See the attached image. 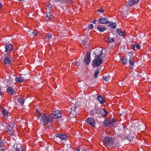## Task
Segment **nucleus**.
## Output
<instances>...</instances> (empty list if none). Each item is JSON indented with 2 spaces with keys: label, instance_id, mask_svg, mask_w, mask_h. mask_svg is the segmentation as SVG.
<instances>
[{
  "label": "nucleus",
  "instance_id": "f257e3e1",
  "mask_svg": "<svg viewBox=\"0 0 151 151\" xmlns=\"http://www.w3.org/2000/svg\"><path fill=\"white\" fill-rule=\"evenodd\" d=\"M53 119V116H52L51 114H43L41 116L40 121L44 124H47L49 122L52 121Z\"/></svg>",
  "mask_w": 151,
  "mask_h": 151
},
{
  "label": "nucleus",
  "instance_id": "f03ea898",
  "mask_svg": "<svg viewBox=\"0 0 151 151\" xmlns=\"http://www.w3.org/2000/svg\"><path fill=\"white\" fill-rule=\"evenodd\" d=\"M103 143L106 147L111 146L114 143V139L110 137H106L103 140Z\"/></svg>",
  "mask_w": 151,
  "mask_h": 151
},
{
  "label": "nucleus",
  "instance_id": "7ed1b4c3",
  "mask_svg": "<svg viewBox=\"0 0 151 151\" xmlns=\"http://www.w3.org/2000/svg\"><path fill=\"white\" fill-rule=\"evenodd\" d=\"M103 60L100 58H97L94 59L92 61V66L93 67L100 66L102 63Z\"/></svg>",
  "mask_w": 151,
  "mask_h": 151
},
{
  "label": "nucleus",
  "instance_id": "20e7f679",
  "mask_svg": "<svg viewBox=\"0 0 151 151\" xmlns=\"http://www.w3.org/2000/svg\"><path fill=\"white\" fill-rule=\"evenodd\" d=\"M85 122L92 127H95V121L93 118L88 117L86 120Z\"/></svg>",
  "mask_w": 151,
  "mask_h": 151
},
{
  "label": "nucleus",
  "instance_id": "39448f33",
  "mask_svg": "<svg viewBox=\"0 0 151 151\" xmlns=\"http://www.w3.org/2000/svg\"><path fill=\"white\" fill-rule=\"evenodd\" d=\"M6 131L10 135H14L15 134V132L14 129L11 127V124L8 125L6 128Z\"/></svg>",
  "mask_w": 151,
  "mask_h": 151
},
{
  "label": "nucleus",
  "instance_id": "423d86ee",
  "mask_svg": "<svg viewBox=\"0 0 151 151\" xmlns=\"http://www.w3.org/2000/svg\"><path fill=\"white\" fill-rule=\"evenodd\" d=\"M91 61L90 53L88 52H86L84 59V63L87 65H88Z\"/></svg>",
  "mask_w": 151,
  "mask_h": 151
},
{
  "label": "nucleus",
  "instance_id": "0eeeda50",
  "mask_svg": "<svg viewBox=\"0 0 151 151\" xmlns=\"http://www.w3.org/2000/svg\"><path fill=\"white\" fill-rule=\"evenodd\" d=\"M52 116H53V119L58 118L61 116V114L59 110H57L56 111H53Z\"/></svg>",
  "mask_w": 151,
  "mask_h": 151
},
{
  "label": "nucleus",
  "instance_id": "6e6552de",
  "mask_svg": "<svg viewBox=\"0 0 151 151\" xmlns=\"http://www.w3.org/2000/svg\"><path fill=\"white\" fill-rule=\"evenodd\" d=\"M103 48H99L96 50L94 52L96 57L99 58L102 54Z\"/></svg>",
  "mask_w": 151,
  "mask_h": 151
},
{
  "label": "nucleus",
  "instance_id": "1a4fd4ad",
  "mask_svg": "<svg viewBox=\"0 0 151 151\" xmlns=\"http://www.w3.org/2000/svg\"><path fill=\"white\" fill-rule=\"evenodd\" d=\"M13 49V47L11 44H8L5 46V52H10Z\"/></svg>",
  "mask_w": 151,
  "mask_h": 151
},
{
  "label": "nucleus",
  "instance_id": "9d476101",
  "mask_svg": "<svg viewBox=\"0 0 151 151\" xmlns=\"http://www.w3.org/2000/svg\"><path fill=\"white\" fill-rule=\"evenodd\" d=\"M6 92L9 94L13 95L15 94L14 88L11 86H8L7 88Z\"/></svg>",
  "mask_w": 151,
  "mask_h": 151
},
{
  "label": "nucleus",
  "instance_id": "9b49d317",
  "mask_svg": "<svg viewBox=\"0 0 151 151\" xmlns=\"http://www.w3.org/2000/svg\"><path fill=\"white\" fill-rule=\"evenodd\" d=\"M99 114H101L102 116L105 117L108 115V112L105 109L103 108L102 109H101Z\"/></svg>",
  "mask_w": 151,
  "mask_h": 151
},
{
  "label": "nucleus",
  "instance_id": "f8f14e48",
  "mask_svg": "<svg viewBox=\"0 0 151 151\" xmlns=\"http://www.w3.org/2000/svg\"><path fill=\"white\" fill-rule=\"evenodd\" d=\"M4 62V64L7 65L9 66L11 63V60L10 58L8 57L5 56L3 59Z\"/></svg>",
  "mask_w": 151,
  "mask_h": 151
},
{
  "label": "nucleus",
  "instance_id": "ddd939ff",
  "mask_svg": "<svg viewBox=\"0 0 151 151\" xmlns=\"http://www.w3.org/2000/svg\"><path fill=\"white\" fill-rule=\"evenodd\" d=\"M140 0H129L127 6H131L137 3Z\"/></svg>",
  "mask_w": 151,
  "mask_h": 151
},
{
  "label": "nucleus",
  "instance_id": "4468645a",
  "mask_svg": "<svg viewBox=\"0 0 151 151\" xmlns=\"http://www.w3.org/2000/svg\"><path fill=\"white\" fill-rule=\"evenodd\" d=\"M108 19L106 18H101L99 19V23L101 24H106L108 22Z\"/></svg>",
  "mask_w": 151,
  "mask_h": 151
},
{
  "label": "nucleus",
  "instance_id": "2eb2a0df",
  "mask_svg": "<svg viewBox=\"0 0 151 151\" xmlns=\"http://www.w3.org/2000/svg\"><path fill=\"white\" fill-rule=\"evenodd\" d=\"M56 136L57 137L60 138L61 139L65 140L67 138L68 136L65 134H58L56 135Z\"/></svg>",
  "mask_w": 151,
  "mask_h": 151
},
{
  "label": "nucleus",
  "instance_id": "dca6fc26",
  "mask_svg": "<svg viewBox=\"0 0 151 151\" xmlns=\"http://www.w3.org/2000/svg\"><path fill=\"white\" fill-rule=\"evenodd\" d=\"M35 116L37 117V118L39 119L41 116V113L40 111V109H37L35 113Z\"/></svg>",
  "mask_w": 151,
  "mask_h": 151
},
{
  "label": "nucleus",
  "instance_id": "f3484780",
  "mask_svg": "<svg viewBox=\"0 0 151 151\" xmlns=\"http://www.w3.org/2000/svg\"><path fill=\"white\" fill-rule=\"evenodd\" d=\"M53 18V16L52 15L50 12L47 13L46 19L47 21H48Z\"/></svg>",
  "mask_w": 151,
  "mask_h": 151
},
{
  "label": "nucleus",
  "instance_id": "a211bd4d",
  "mask_svg": "<svg viewBox=\"0 0 151 151\" xmlns=\"http://www.w3.org/2000/svg\"><path fill=\"white\" fill-rule=\"evenodd\" d=\"M98 101L101 104H103L105 102V100L101 95H99L97 96Z\"/></svg>",
  "mask_w": 151,
  "mask_h": 151
},
{
  "label": "nucleus",
  "instance_id": "6ab92c4d",
  "mask_svg": "<svg viewBox=\"0 0 151 151\" xmlns=\"http://www.w3.org/2000/svg\"><path fill=\"white\" fill-rule=\"evenodd\" d=\"M104 40L106 42H113L114 39L109 36H106L104 38Z\"/></svg>",
  "mask_w": 151,
  "mask_h": 151
},
{
  "label": "nucleus",
  "instance_id": "aec40b11",
  "mask_svg": "<svg viewBox=\"0 0 151 151\" xmlns=\"http://www.w3.org/2000/svg\"><path fill=\"white\" fill-rule=\"evenodd\" d=\"M15 80L17 82L21 83L24 81V79L22 77H17L16 78Z\"/></svg>",
  "mask_w": 151,
  "mask_h": 151
},
{
  "label": "nucleus",
  "instance_id": "412c9836",
  "mask_svg": "<svg viewBox=\"0 0 151 151\" xmlns=\"http://www.w3.org/2000/svg\"><path fill=\"white\" fill-rule=\"evenodd\" d=\"M116 31L117 33L120 36H124L125 35V32L122 31L121 29H117Z\"/></svg>",
  "mask_w": 151,
  "mask_h": 151
},
{
  "label": "nucleus",
  "instance_id": "4be33fe9",
  "mask_svg": "<svg viewBox=\"0 0 151 151\" xmlns=\"http://www.w3.org/2000/svg\"><path fill=\"white\" fill-rule=\"evenodd\" d=\"M15 149L16 150L15 151H23L21 145L19 144L17 145V147Z\"/></svg>",
  "mask_w": 151,
  "mask_h": 151
},
{
  "label": "nucleus",
  "instance_id": "5701e85b",
  "mask_svg": "<svg viewBox=\"0 0 151 151\" xmlns=\"http://www.w3.org/2000/svg\"><path fill=\"white\" fill-rule=\"evenodd\" d=\"M2 112L3 115L7 118L8 116V114H9L8 111L6 109H3Z\"/></svg>",
  "mask_w": 151,
  "mask_h": 151
},
{
  "label": "nucleus",
  "instance_id": "b1692460",
  "mask_svg": "<svg viewBox=\"0 0 151 151\" xmlns=\"http://www.w3.org/2000/svg\"><path fill=\"white\" fill-rule=\"evenodd\" d=\"M98 29L100 31L103 32L106 30L105 27L102 26L101 25H99L97 27Z\"/></svg>",
  "mask_w": 151,
  "mask_h": 151
},
{
  "label": "nucleus",
  "instance_id": "393cba45",
  "mask_svg": "<svg viewBox=\"0 0 151 151\" xmlns=\"http://www.w3.org/2000/svg\"><path fill=\"white\" fill-rule=\"evenodd\" d=\"M132 49L135 50H138L140 49V45L139 44L137 43L136 44H134V45L132 46Z\"/></svg>",
  "mask_w": 151,
  "mask_h": 151
},
{
  "label": "nucleus",
  "instance_id": "a878e982",
  "mask_svg": "<svg viewBox=\"0 0 151 151\" xmlns=\"http://www.w3.org/2000/svg\"><path fill=\"white\" fill-rule=\"evenodd\" d=\"M120 60L123 64H126L127 63V59L124 57L121 58Z\"/></svg>",
  "mask_w": 151,
  "mask_h": 151
},
{
  "label": "nucleus",
  "instance_id": "bb28decb",
  "mask_svg": "<svg viewBox=\"0 0 151 151\" xmlns=\"http://www.w3.org/2000/svg\"><path fill=\"white\" fill-rule=\"evenodd\" d=\"M109 120H105L104 122V125L106 127H109L111 126Z\"/></svg>",
  "mask_w": 151,
  "mask_h": 151
},
{
  "label": "nucleus",
  "instance_id": "cd10ccee",
  "mask_svg": "<svg viewBox=\"0 0 151 151\" xmlns=\"http://www.w3.org/2000/svg\"><path fill=\"white\" fill-rule=\"evenodd\" d=\"M134 58L132 57H130L129 59V64L132 65H134Z\"/></svg>",
  "mask_w": 151,
  "mask_h": 151
},
{
  "label": "nucleus",
  "instance_id": "c85d7f7f",
  "mask_svg": "<svg viewBox=\"0 0 151 151\" xmlns=\"http://www.w3.org/2000/svg\"><path fill=\"white\" fill-rule=\"evenodd\" d=\"M76 109V106H74L73 107L71 108V111L70 112V114H73V115L76 114V112L75 111V110Z\"/></svg>",
  "mask_w": 151,
  "mask_h": 151
},
{
  "label": "nucleus",
  "instance_id": "c756f323",
  "mask_svg": "<svg viewBox=\"0 0 151 151\" xmlns=\"http://www.w3.org/2000/svg\"><path fill=\"white\" fill-rule=\"evenodd\" d=\"M28 32L29 35H32L35 36H36L38 34L37 32L36 31H35L32 32H31L30 31H28Z\"/></svg>",
  "mask_w": 151,
  "mask_h": 151
},
{
  "label": "nucleus",
  "instance_id": "7c9ffc66",
  "mask_svg": "<svg viewBox=\"0 0 151 151\" xmlns=\"http://www.w3.org/2000/svg\"><path fill=\"white\" fill-rule=\"evenodd\" d=\"M51 36L52 35L51 33L46 34L45 35L46 39L47 40H49L51 37Z\"/></svg>",
  "mask_w": 151,
  "mask_h": 151
},
{
  "label": "nucleus",
  "instance_id": "2f4dec72",
  "mask_svg": "<svg viewBox=\"0 0 151 151\" xmlns=\"http://www.w3.org/2000/svg\"><path fill=\"white\" fill-rule=\"evenodd\" d=\"M101 109L98 107H95L94 109L93 112L95 114H99L100 113Z\"/></svg>",
  "mask_w": 151,
  "mask_h": 151
},
{
  "label": "nucleus",
  "instance_id": "473e14b6",
  "mask_svg": "<svg viewBox=\"0 0 151 151\" xmlns=\"http://www.w3.org/2000/svg\"><path fill=\"white\" fill-rule=\"evenodd\" d=\"M99 69H97L94 72V77L95 78H96L97 77V75L99 74Z\"/></svg>",
  "mask_w": 151,
  "mask_h": 151
},
{
  "label": "nucleus",
  "instance_id": "72a5a7b5",
  "mask_svg": "<svg viewBox=\"0 0 151 151\" xmlns=\"http://www.w3.org/2000/svg\"><path fill=\"white\" fill-rule=\"evenodd\" d=\"M18 101L19 102L22 104H23L24 103V99H23L21 98H19L18 99Z\"/></svg>",
  "mask_w": 151,
  "mask_h": 151
},
{
  "label": "nucleus",
  "instance_id": "f704fd0d",
  "mask_svg": "<svg viewBox=\"0 0 151 151\" xmlns=\"http://www.w3.org/2000/svg\"><path fill=\"white\" fill-rule=\"evenodd\" d=\"M116 24L115 23H114L113 22L110 27L113 28V29H115L116 28Z\"/></svg>",
  "mask_w": 151,
  "mask_h": 151
},
{
  "label": "nucleus",
  "instance_id": "c9c22d12",
  "mask_svg": "<svg viewBox=\"0 0 151 151\" xmlns=\"http://www.w3.org/2000/svg\"><path fill=\"white\" fill-rule=\"evenodd\" d=\"M109 77H106L105 76H104L103 77V80L105 81H108L109 80Z\"/></svg>",
  "mask_w": 151,
  "mask_h": 151
},
{
  "label": "nucleus",
  "instance_id": "e433bc0d",
  "mask_svg": "<svg viewBox=\"0 0 151 151\" xmlns=\"http://www.w3.org/2000/svg\"><path fill=\"white\" fill-rule=\"evenodd\" d=\"M110 122V124L111 125V126L112 125H113L114 124H115V121H114L113 119H111L110 120H109Z\"/></svg>",
  "mask_w": 151,
  "mask_h": 151
},
{
  "label": "nucleus",
  "instance_id": "4c0bfd02",
  "mask_svg": "<svg viewBox=\"0 0 151 151\" xmlns=\"http://www.w3.org/2000/svg\"><path fill=\"white\" fill-rule=\"evenodd\" d=\"M112 23L113 22H111L108 21L107 22L106 24L108 26L110 27L112 25Z\"/></svg>",
  "mask_w": 151,
  "mask_h": 151
},
{
  "label": "nucleus",
  "instance_id": "58836bf2",
  "mask_svg": "<svg viewBox=\"0 0 151 151\" xmlns=\"http://www.w3.org/2000/svg\"><path fill=\"white\" fill-rule=\"evenodd\" d=\"M93 25L92 24H90L88 27V28L90 29H92L93 27Z\"/></svg>",
  "mask_w": 151,
  "mask_h": 151
},
{
  "label": "nucleus",
  "instance_id": "ea45409f",
  "mask_svg": "<svg viewBox=\"0 0 151 151\" xmlns=\"http://www.w3.org/2000/svg\"><path fill=\"white\" fill-rule=\"evenodd\" d=\"M3 143L2 142V145L1 146H0V151H3Z\"/></svg>",
  "mask_w": 151,
  "mask_h": 151
},
{
  "label": "nucleus",
  "instance_id": "a19ab883",
  "mask_svg": "<svg viewBox=\"0 0 151 151\" xmlns=\"http://www.w3.org/2000/svg\"><path fill=\"white\" fill-rule=\"evenodd\" d=\"M98 11L99 12H104V10L102 9H98Z\"/></svg>",
  "mask_w": 151,
  "mask_h": 151
},
{
  "label": "nucleus",
  "instance_id": "79ce46f5",
  "mask_svg": "<svg viewBox=\"0 0 151 151\" xmlns=\"http://www.w3.org/2000/svg\"><path fill=\"white\" fill-rule=\"evenodd\" d=\"M97 20L96 19H94L91 22L95 24L96 23V22Z\"/></svg>",
  "mask_w": 151,
  "mask_h": 151
},
{
  "label": "nucleus",
  "instance_id": "37998d69",
  "mask_svg": "<svg viewBox=\"0 0 151 151\" xmlns=\"http://www.w3.org/2000/svg\"><path fill=\"white\" fill-rule=\"evenodd\" d=\"M75 64L77 66H79L80 65L79 62H77Z\"/></svg>",
  "mask_w": 151,
  "mask_h": 151
},
{
  "label": "nucleus",
  "instance_id": "c03bdc74",
  "mask_svg": "<svg viewBox=\"0 0 151 151\" xmlns=\"http://www.w3.org/2000/svg\"><path fill=\"white\" fill-rule=\"evenodd\" d=\"M2 145V142L1 141H0V146H1Z\"/></svg>",
  "mask_w": 151,
  "mask_h": 151
},
{
  "label": "nucleus",
  "instance_id": "a18cd8bd",
  "mask_svg": "<svg viewBox=\"0 0 151 151\" xmlns=\"http://www.w3.org/2000/svg\"><path fill=\"white\" fill-rule=\"evenodd\" d=\"M82 42H83V43L84 44H86V42L85 41H82Z\"/></svg>",
  "mask_w": 151,
  "mask_h": 151
},
{
  "label": "nucleus",
  "instance_id": "49530a36",
  "mask_svg": "<svg viewBox=\"0 0 151 151\" xmlns=\"http://www.w3.org/2000/svg\"><path fill=\"white\" fill-rule=\"evenodd\" d=\"M2 6V5L1 3H0V9Z\"/></svg>",
  "mask_w": 151,
  "mask_h": 151
},
{
  "label": "nucleus",
  "instance_id": "de8ad7c7",
  "mask_svg": "<svg viewBox=\"0 0 151 151\" xmlns=\"http://www.w3.org/2000/svg\"><path fill=\"white\" fill-rule=\"evenodd\" d=\"M56 2H58L60 1V0H54Z\"/></svg>",
  "mask_w": 151,
  "mask_h": 151
},
{
  "label": "nucleus",
  "instance_id": "09e8293b",
  "mask_svg": "<svg viewBox=\"0 0 151 151\" xmlns=\"http://www.w3.org/2000/svg\"><path fill=\"white\" fill-rule=\"evenodd\" d=\"M75 151H80V150H79V149H77Z\"/></svg>",
  "mask_w": 151,
  "mask_h": 151
},
{
  "label": "nucleus",
  "instance_id": "8fccbe9b",
  "mask_svg": "<svg viewBox=\"0 0 151 151\" xmlns=\"http://www.w3.org/2000/svg\"><path fill=\"white\" fill-rule=\"evenodd\" d=\"M2 93V92L0 90V95H1Z\"/></svg>",
  "mask_w": 151,
  "mask_h": 151
},
{
  "label": "nucleus",
  "instance_id": "3c124183",
  "mask_svg": "<svg viewBox=\"0 0 151 151\" xmlns=\"http://www.w3.org/2000/svg\"><path fill=\"white\" fill-rule=\"evenodd\" d=\"M19 1H22V0H18Z\"/></svg>",
  "mask_w": 151,
  "mask_h": 151
},
{
  "label": "nucleus",
  "instance_id": "603ef678",
  "mask_svg": "<svg viewBox=\"0 0 151 151\" xmlns=\"http://www.w3.org/2000/svg\"><path fill=\"white\" fill-rule=\"evenodd\" d=\"M130 136H131V135H128V136H129L130 137Z\"/></svg>",
  "mask_w": 151,
  "mask_h": 151
}]
</instances>
